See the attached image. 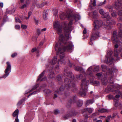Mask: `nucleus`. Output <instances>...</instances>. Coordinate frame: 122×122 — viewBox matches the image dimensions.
I'll list each match as a JSON object with an SVG mask.
<instances>
[{
	"mask_svg": "<svg viewBox=\"0 0 122 122\" xmlns=\"http://www.w3.org/2000/svg\"><path fill=\"white\" fill-rule=\"evenodd\" d=\"M93 102V101L92 100H88L86 102V106L87 107L90 104H92Z\"/></svg>",
	"mask_w": 122,
	"mask_h": 122,
	"instance_id": "obj_27",
	"label": "nucleus"
},
{
	"mask_svg": "<svg viewBox=\"0 0 122 122\" xmlns=\"http://www.w3.org/2000/svg\"><path fill=\"white\" fill-rule=\"evenodd\" d=\"M113 86L111 85H109L105 89V92L107 93H108L109 92H112L114 93L115 94L116 93L117 94H120V91L118 90H114L113 89Z\"/></svg>",
	"mask_w": 122,
	"mask_h": 122,
	"instance_id": "obj_12",
	"label": "nucleus"
},
{
	"mask_svg": "<svg viewBox=\"0 0 122 122\" xmlns=\"http://www.w3.org/2000/svg\"><path fill=\"white\" fill-rule=\"evenodd\" d=\"M65 56V55L63 52H61L60 53V56L61 59H63Z\"/></svg>",
	"mask_w": 122,
	"mask_h": 122,
	"instance_id": "obj_38",
	"label": "nucleus"
},
{
	"mask_svg": "<svg viewBox=\"0 0 122 122\" xmlns=\"http://www.w3.org/2000/svg\"><path fill=\"white\" fill-rule=\"evenodd\" d=\"M54 28L57 31L59 34L61 33L62 32L61 27L58 21H56L54 23Z\"/></svg>",
	"mask_w": 122,
	"mask_h": 122,
	"instance_id": "obj_11",
	"label": "nucleus"
},
{
	"mask_svg": "<svg viewBox=\"0 0 122 122\" xmlns=\"http://www.w3.org/2000/svg\"><path fill=\"white\" fill-rule=\"evenodd\" d=\"M64 76L66 78L64 81L65 83V87L63 86H61L60 87L59 90H57L55 91V93L61 94L65 89L69 90L71 88V90L73 92L76 91L77 88L75 86V84L73 83L72 81L74 78L73 75L71 72L69 71L65 68L64 71Z\"/></svg>",
	"mask_w": 122,
	"mask_h": 122,
	"instance_id": "obj_1",
	"label": "nucleus"
},
{
	"mask_svg": "<svg viewBox=\"0 0 122 122\" xmlns=\"http://www.w3.org/2000/svg\"><path fill=\"white\" fill-rule=\"evenodd\" d=\"M15 28L16 29H19L20 28V26L18 25H16L15 26Z\"/></svg>",
	"mask_w": 122,
	"mask_h": 122,
	"instance_id": "obj_57",
	"label": "nucleus"
},
{
	"mask_svg": "<svg viewBox=\"0 0 122 122\" xmlns=\"http://www.w3.org/2000/svg\"><path fill=\"white\" fill-rule=\"evenodd\" d=\"M109 19L107 20L106 22V23L104 25V28L106 29L110 30L111 28V27L110 25L112 24H114L116 23V22L114 20Z\"/></svg>",
	"mask_w": 122,
	"mask_h": 122,
	"instance_id": "obj_10",
	"label": "nucleus"
},
{
	"mask_svg": "<svg viewBox=\"0 0 122 122\" xmlns=\"http://www.w3.org/2000/svg\"><path fill=\"white\" fill-rule=\"evenodd\" d=\"M84 116L85 118L86 119L88 117V115L87 114H84Z\"/></svg>",
	"mask_w": 122,
	"mask_h": 122,
	"instance_id": "obj_62",
	"label": "nucleus"
},
{
	"mask_svg": "<svg viewBox=\"0 0 122 122\" xmlns=\"http://www.w3.org/2000/svg\"><path fill=\"white\" fill-rule=\"evenodd\" d=\"M83 77V76L82 74H81L80 75H77L76 76V78L78 79H80L82 78Z\"/></svg>",
	"mask_w": 122,
	"mask_h": 122,
	"instance_id": "obj_40",
	"label": "nucleus"
},
{
	"mask_svg": "<svg viewBox=\"0 0 122 122\" xmlns=\"http://www.w3.org/2000/svg\"><path fill=\"white\" fill-rule=\"evenodd\" d=\"M47 2H43L40 4V7H42L44 6V5H47Z\"/></svg>",
	"mask_w": 122,
	"mask_h": 122,
	"instance_id": "obj_44",
	"label": "nucleus"
},
{
	"mask_svg": "<svg viewBox=\"0 0 122 122\" xmlns=\"http://www.w3.org/2000/svg\"><path fill=\"white\" fill-rule=\"evenodd\" d=\"M117 113H114L113 114L112 116V117L111 118L112 119H113L114 117L116 116L117 115Z\"/></svg>",
	"mask_w": 122,
	"mask_h": 122,
	"instance_id": "obj_55",
	"label": "nucleus"
},
{
	"mask_svg": "<svg viewBox=\"0 0 122 122\" xmlns=\"http://www.w3.org/2000/svg\"><path fill=\"white\" fill-rule=\"evenodd\" d=\"M96 0H91V2H90V5H89L91 8H92V6L91 5V4L93 6L95 7L96 5Z\"/></svg>",
	"mask_w": 122,
	"mask_h": 122,
	"instance_id": "obj_26",
	"label": "nucleus"
},
{
	"mask_svg": "<svg viewBox=\"0 0 122 122\" xmlns=\"http://www.w3.org/2000/svg\"><path fill=\"white\" fill-rule=\"evenodd\" d=\"M118 14L119 15L122 16V10H119L118 12Z\"/></svg>",
	"mask_w": 122,
	"mask_h": 122,
	"instance_id": "obj_49",
	"label": "nucleus"
},
{
	"mask_svg": "<svg viewBox=\"0 0 122 122\" xmlns=\"http://www.w3.org/2000/svg\"><path fill=\"white\" fill-rule=\"evenodd\" d=\"M114 100L115 102V103L114 104V105L116 107L120 106L121 107V105L120 103H119L118 101V99H116L115 98L114 99Z\"/></svg>",
	"mask_w": 122,
	"mask_h": 122,
	"instance_id": "obj_21",
	"label": "nucleus"
},
{
	"mask_svg": "<svg viewBox=\"0 0 122 122\" xmlns=\"http://www.w3.org/2000/svg\"><path fill=\"white\" fill-rule=\"evenodd\" d=\"M92 15L93 18L94 20H96L98 18V13L96 11H94L93 12Z\"/></svg>",
	"mask_w": 122,
	"mask_h": 122,
	"instance_id": "obj_19",
	"label": "nucleus"
},
{
	"mask_svg": "<svg viewBox=\"0 0 122 122\" xmlns=\"http://www.w3.org/2000/svg\"><path fill=\"white\" fill-rule=\"evenodd\" d=\"M55 76L54 73L53 72H50L48 76V78L50 79H52L54 78Z\"/></svg>",
	"mask_w": 122,
	"mask_h": 122,
	"instance_id": "obj_28",
	"label": "nucleus"
},
{
	"mask_svg": "<svg viewBox=\"0 0 122 122\" xmlns=\"http://www.w3.org/2000/svg\"><path fill=\"white\" fill-rule=\"evenodd\" d=\"M95 32V31H94V33L92 32L91 38L90 39V41L89 42L90 45H92L93 44L92 41L95 40L97 37L99 36V32L97 31V34H96Z\"/></svg>",
	"mask_w": 122,
	"mask_h": 122,
	"instance_id": "obj_13",
	"label": "nucleus"
},
{
	"mask_svg": "<svg viewBox=\"0 0 122 122\" xmlns=\"http://www.w3.org/2000/svg\"><path fill=\"white\" fill-rule=\"evenodd\" d=\"M103 24L102 21L100 20H94V28L93 29L92 32L94 33V31L96 32V34H97V32L98 31L99 34V32L98 31L99 28L101 27Z\"/></svg>",
	"mask_w": 122,
	"mask_h": 122,
	"instance_id": "obj_6",
	"label": "nucleus"
},
{
	"mask_svg": "<svg viewBox=\"0 0 122 122\" xmlns=\"http://www.w3.org/2000/svg\"><path fill=\"white\" fill-rule=\"evenodd\" d=\"M44 91L47 94H49L51 92V91L49 89H46L44 90Z\"/></svg>",
	"mask_w": 122,
	"mask_h": 122,
	"instance_id": "obj_45",
	"label": "nucleus"
},
{
	"mask_svg": "<svg viewBox=\"0 0 122 122\" xmlns=\"http://www.w3.org/2000/svg\"><path fill=\"white\" fill-rule=\"evenodd\" d=\"M45 71H44L42 73L40 74L39 76V78L37 79L38 81H45L46 79V77H44L42 79L41 78L43 77L45 73Z\"/></svg>",
	"mask_w": 122,
	"mask_h": 122,
	"instance_id": "obj_15",
	"label": "nucleus"
},
{
	"mask_svg": "<svg viewBox=\"0 0 122 122\" xmlns=\"http://www.w3.org/2000/svg\"><path fill=\"white\" fill-rule=\"evenodd\" d=\"M6 64V68L5 71V74L1 78H5L9 75L11 71V67L10 64L9 62H7Z\"/></svg>",
	"mask_w": 122,
	"mask_h": 122,
	"instance_id": "obj_8",
	"label": "nucleus"
},
{
	"mask_svg": "<svg viewBox=\"0 0 122 122\" xmlns=\"http://www.w3.org/2000/svg\"><path fill=\"white\" fill-rule=\"evenodd\" d=\"M43 18L45 19H46L47 18V15H46V13H45V14H44L43 15Z\"/></svg>",
	"mask_w": 122,
	"mask_h": 122,
	"instance_id": "obj_59",
	"label": "nucleus"
},
{
	"mask_svg": "<svg viewBox=\"0 0 122 122\" xmlns=\"http://www.w3.org/2000/svg\"><path fill=\"white\" fill-rule=\"evenodd\" d=\"M25 98H23L22 99L20 100L17 103V106H19L21 105L22 103L25 100Z\"/></svg>",
	"mask_w": 122,
	"mask_h": 122,
	"instance_id": "obj_29",
	"label": "nucleus"
},
{
	"mask_svg": "<svg viewBox=\"0 0 122 122\" xmlns=\"http://www.w3.org/2000/svg\"><path fill=\"white\" fill-rule=\"evenodd\" d=\"M102 83L103 85H106L107 84V83L105 81H102Z\"/></svg>",
	"mask_w": 122,
	"mask_h": 122,
	"instance_id": "obj_61",
	"label": "nucleus"
},
{
	"mask_svg": "<svg viewBox=\"0 0 122 122\" xmlns=\"http://www.w3.org/2000/svg\"><path fill=\"white\" fill-rule=\"evenodd\" d=\"M99 70V67L98 66L95 67L93 71L94 72H97Z\"/></svg>",
	"mask_w": 122,
	"mask_h": 122,
	"instance_id": "obj_39",
	"label": "nucleus"
},
{
	"mask_svg": "<svg viewBox=\"0 0 122 122\" xmlns=\"http://www.w3.org/2000/svg\"><path fill=\"white\" fill-rule=\"evenodd\" d=\"M57 79L58 80V83L59 84H61L63 82L60 76H58L57 77Z\"/></svg>",
	"mask_w": 122,
	"mask_h": 122,
	"instance_id": "obj_31",
	"label": "nucleus"
},
{
	"mask_svg": "<svg viewBox=\"0 0 122 122\" xmlns=\"http://www.w3.org/2000/svg\"><path fill=\"white\" fill-rule=\"evenodd\" d=\"M121 4L119 2H116L115 4L114 7L117 10L119 9L120 8H122L121 6Z\"/></svg>",
	"mask_w": 122,
	"mask_h": 122,
	"instance_id": "obj_20",
	"label": "nucleus"
},
{
	"mask_svg": "<svg viewBox=\"0 0 122 122\" xmlns=\"http://www.w3.org/2000/svg\"><path fill=\"white\" fill-rule=\"evenodd\" d=\"M73 46L71 42H68L65 39L62 34L60 36L59 41L57 43L55 47V50L58 52L61 51H68L72 50Z\"/></svg>",
	"mask_w": 122,
	"mask_h": 122,
	"instance_id": "obj_2",
	"label": "nucleus"
},
{
	"mask_svg": "<svg viewBox=\"0 0 122 122\" xmlns=\"http://www.w3.org/2000/svg\"><path fill=\"white\" fill-rule=\"evenodd\" d=\"M27 26L25 25H21V28L24 29H25L27 28Z\"/></svg>",
	"mask_w": 122,
	"mask_h": 122,
	"instance_id": "obj_50",
	"label": "nucleus"
},
{
	"mask_svg": "<svg viewBox=\"0 0 122 122\" xmlns=\"http://www.w3.org/2000/svg\"><path fill=\"white\" fill-rule=\"evenodd\" d=\"M66 16L70 18V20H71L70 21L68 25L66 23H64V29L65 35L67 39H68L70 32L73 29L72 26V21L74 19H75V21H77L80 19L81 17L78 15L73 14L71 12L67 13Z\"/></svg>",
	"mask_w": 122,
	"mask_h": 122,
	"instance_id": "obj_3",
	"label": "nucleus"
},
{
	"mask_svg": "<svg viewBox=\"0 0 122 122\" xmlns=\"http://www.w3.org/2000/svg\"><path fill=\"white\" fill-rule=\"evenodd\" d=\"M61 62V63L63 64H65L66 63V61L65 60L62 59H61L60 60H58V63L59 62Z\"/></svg>",
	"mask_w": 122,
	"mask_h": 122,
	"instance_id": "obj_37",
	"label": "nucleus"
},
{
	"mask_svg": "<svg viewBox=\"0 0 122 122\" xmlns=\"http://www.w3.org/2000/svg\"><path fill=\"white\" fill-rule=\"evenodd\" d=\"M86 111H88L89 113H91L92 112L93 110L91 108H86L82 110V111L83 112H84Z\"/></svg>",
	"mask_w": 122,
	"mask_h": 122,
	"instance_id": "obj_22",
	"label": "nucleus"
},
{
	"mask_svg": "<svg viewBox=\"0 0 122 122\" xmlns=\"http://www.w3.org/2000/svg\"><path fill=\"white\" fill-rule=\"evenodd\" d=\"M14 122H19V120L17 117H16Z\"/></svg>",
	"mask_w": 122,
	"mask_h": 122,
	"instance_id": "obj_64",
	"label": "nucleus"
},
{
	"mask_svg": "<svg viewBox=\"0 0 122 122\" xmlns=\"http://www.w3.org/2000/svg\"><path fill=\"white\" fill-rule=\"evenodd\" d=\"M19 110L18 109H16L15 111L13 114V116L14 117L16 116L18 117V115Z\"/></svg>",
	"mask_w": 122,
	"mask_h": 122,
	"instance_id": "obj_34",
	"label": "nucleus"
},
{
	"mask_svg": "<svg viewBox=\"0 0 122 122\" xmlns=\"http://www.w3.org/2000/svg\"><path fill=\"white\" fill-rule=\"evenodd\" d=\"M111 117V116H108L107 117V119H106V122H109V120Z\"/></svg>",
	"mask_w": 122,
	"mask_h": 122,
	"instance_id": "obj_51",
	"label": "nucleus"
},
{
	"mask_svg": "<svg viewBox=\"0 0 122 122\" xmlns=\"http://www.w3.org/2000/svg\"><path fill=\"white\" fill-rule=\"evenodd\" d=\"M39 86V85L38 84H37L34 86L28 92H26V94H27L30 93V92H32V91L35 90Z\"/></svg>",
	"mask_w": 122,
	"mask_h": 122,
	"instance_id": "obj_24",
	"label": "nucleus"
},
{
	"mask_svg": "<svg viewBox=\"0 0 122 122\" xmlns=\"http://www.w3.org/2000/svg\"><path fill=\"white\" fill-rule=\"evenodd\" d=\"M98 111L101 113L108 112H109V111L106 109L102 108L100 109Z\"/></svg>",
	"mask_w": 122,
	"mask_h": 122,
	"instance_id": "obj_25",
	"label": "nucleus"
},
{
	"mask_svg": "<svg viewBox=\"0 0 122 122\" xmlns=\"http://www.w3.org/2000/svg\"><path fill=\"white\" fill-rule=\"evenodd\" d=\"M15 22H19L20 23H21V21H20V19L18 18H15Z\"/></svg>",
	"mask_w": 122,
	"mask_h": 122,
	"instance_id": "obj_47",
	"label": "nucleus"
},
{
	"mask_svg": "<svg viewBox=\"0 0 122 122\" xmlns=\"http://www.w3.org/2000/svg\"><path fill=\"white\" fill-rule=\"evenodd\" d=\"M92 69L91 67H89L87 71V73L89 75H91L92 73Z\"/></svg>",
	"mask_w": 122,
	"mask_h": 122,
	"instance_id": "obj_32",
	"label": "nucleus"
},
{
	"mask_svg": "<svg viewBox=\"0 0 122 122\" xmlns=\"http://www.w3.org/2000/svg\"><path fill=\"white\" fill-rule=\"evenodd\" d=\"M77 98L76 96H74L73 97V100H71L70 101H69L68 102L67 104V106H68V105L69 104H70L73 101H75V100Z\"/></svg>",
	"mask_w": 122,
	"mask_h": 122,
	"instance_id": "obj_33",
	"label": "nucleus"
},
{
	"mask_svg": "<svg viewBox=\"0 0 122 122\" xmlns=\"http://www.w3.org/2000/svg\"><path fill=\"white\" fill-rule=\"evenodd\" d=\"M78 113L74 110H71L68 111V114H66L63 117L64 120L68 119L70 117H73L76 115Z\"/></svg>",
	"mask_w": 122,
	"mask_h": 122,
	"instance_id": "obj_9",
	"label": "nucleus"
},
{
	"mask_svg": "<svg viewBox=\"0 0 122 122\" xmlns=\"http://www.w3.org/2000/svg\"><path fill=\"white\" fill-rule=\"evenodd\" d=\"M119 41L117 43L115 42V43H116L117 44L115 46V47L116 48V49L115 48V50H114L115 54L116 53H117V54H116V55L115 54V56H116L117 57L118 56V54L119 53V52H117V49H116L118 47V45L117 44L119 43L120 42V40H121L120 39V38H119ZM112 42L113 43H113V42Z\"/></svg>",
	"mask_w": 122,
	"mask_h": 122,
	"instance_id": "obj_18",
	"label": "nucleus"
},
{
	"mask_svg": "<svg viewBox=\"0 0 122 122\" xmlns=\"http://www.w3.org/2000/svg\"><path fill=\"white\" fill-rule=\"evenodd\" d=\"M69 62L70 63V67H74V69L76 71H80L82 73H85V72L82 67L79 66H75L74 64H72L70 63L69 61Z\"/></svg>",
	"mask_w": 122,
	"mask_h": 122,
	"instance_id": "obj_14",
	"label": "nucleus"
},
{
	"mask_svg": "<svg viewBox=\"0 0 122 122\" xmlns=\"http://www.w3.org/2000/svg\"><path fill=\"white\" fill-rule=\"evenodd\" d=\"M20 2L22 3H25L26 4H29L31 0H20Z\"/></svg>",
	"mask_w": 122,
	"mask_h": 122,
	"instance_id": "obj_35",
	"label": "nucleus"
},
{
	"mask_svg": "<svg viewBox=\"0 0 122 122\" xmlns=\"http://www.w3.org/2000/svg\"><path fill=\"white\" fill-rule=\"evenodd\" d=\"M101 68H102L103 71H105L107 69V67L106 66L103 65H102L101 66Z\"/></svg>",
	"mask_w": 122,
	"mask_h": 122,
	"instance_id": "obj_41",
	"label": "nucleus"
},
{
	"mask_svg": "<svg viewBox=\"0 0 122 122\" xmlns=\"http://www.w3.org/2000/svg\"><path fill=\"white\" fill-rule=\"evenodd\" d=\"M99 12L102 15H103V14L104 13V11L103 9H101L99 10Z\"/></svg>",
	"mask_w": 122,
	"mask_h": 122,
	"instance_id": "obj_46",
	"label": "nucleus"
},
{
	"mask_svg": "<svg viewBox=\"0 0 122 122\" xmlns=\"http://www.w3.org/2000/svg\"><path fill=\"white\" fill-rule=\"evenodd\" d=\"M60 112L59 111L58 109H56L55 110L54 114L56 115H57Z\"/></svg>",
	"mask_w": 122,
	"mask_h": 122,
	"instance_id": "obj_48",
	"label": "nucleus"
},
{
	"mask_svg": "<svg viewBox=\"0 0 122 122\" xmlns=\"http://www.w3.org/2000/svg\"><path fill=\"white\" fill-rule=\"evenodd\" d=\"M17 55V54L16 53H14L12 54L11 55V57L12 58H14Z\"/></svg>",
	"mask_w": 122,
	"mask_h": 122,
	"instance_id": "obj_52",
	"label": "nucleus"
},
{
	"mask_svg": "<svg viewBox=\"0 0 122 122\" xmlns=\"http://www.w3.org/2000/svg\"><path fill=\"white\" fill-rule=\"evenodd\" d=\"M83 101L80 100H79L77 103V104L79 107L81 106L82 105Z\"/></svg>",
	"mask_w": 122,
	"mask_h": 122,
	"instance_id": "obj_36",
	"label": "nucleus"
},
{
	"mask_svg": "<svg viewBox=\"0 0 122 122\" xmlns=\"http://www.w3.org/2000/svg\"><path fill=\"white\" fill-rule=\"evenodd\" d=\"M40 90V89H39L38 90L36 91H34L32 93H33V94H35L37 93V92H39Z\"/></svg>",
	"mask_w": 122,
	"mask_h": 122,
	"instance_id": "obj_54",
	"label": "nucleus"
},
{
	"mask_svg": "<svg viewBox=\"0 0 122 122\" xmlns=\"http://www.w3.org/2000/svg\"><path fill=\"white\" fill-rule=\"evenodd\" d=\"M117 20L119 21H121L122 22V17H119L117 18Z\"/></svg>",
	"mask_w": 122,
	"mask_h": 122,
	"instance_id": "obj_58",
	"label": "nucleus"
},
{
	"mask_svg": "<svg viewBox=\"0 0 122 122\" xmlns=\"http://www.w3.org/2000/svg\"><path fill=\"white\" fill-rule=\"evenodd\" d=\"M89 80H86V78H84L82 80V83L81 85V88L80 89L79 93L80 95L82 97L85 96L86 94V92L88 88L87 85L89 82H92L97 84H99V82L97 81L93 82V78H92L91 79Z\"/></svg>",
	"mask_w": 122,
	"mask_h": 122,
	"instance_id": "obj_4",
	"label": "nucleus"
},
{
	"mask_svg": "<svg viewBox=\"0 0 122 122\" xmlns=\"http://www.w3.org/2000/svg\"><path fill=\"white\" fill-rule=\"evenodd\" d=\"M109 81L111 83H113V79L112 76H111L110 77H109Z\"/></svg>",
	"mask_w": 122,
	"mask_h": 122,
	"instance_id": "obj_43",
	"label": "nucleus"
},
{
	"mask_svg": "<svg viewBox=\"0 0 122 122\" xmlns=\"http://www.w3.org/2000/svg\"><path fill=\"white\" fill-rule=\"evenodd\" d=\"M102 17L103 18H106L107 20L110 19L111 17L109 15L108 12H105L103 15Z\"/></svg>",
	"mask_w": 122,
	"mask_h": 122,
	"instance_id": "obj_17",
	"label": "nucleus"
},
{
	"mask_svg": "<svg viewBox=\"0 0 122 122\" xmlns=\"http://www.w3.org/2000/svg\"><path fill=\"white\" fill-rule=\"evenodd\" d=\"M117 25L119 30L118 33L116 31H114L113 33V36L112 37V39L114 43L118 42L119 38L122 41V24L119 23Z\"/></svg>",
	"mask_w": 122,
	"mask_h": 122,
	"instance_id": "obj_5",
	"label": "nucleus"
},
{
	"mask_svg": "<svg viewBox=\"0 0 122 122\" xmlns=\"http://www.w3.org/2000/svg\"><path fill=\"white\" fill-rule=\"evenodd\" d=\"M59 66L58 65L56 66L55 67V69L56 72H58V71L57 70L59 69Z\"/></svg>",
	"mask_w": 122,
	"mask_h": 122,
	"instance_id": "obj_56",
	"label": "nucleus"
},
{
	"mask_svg": "<svg viewBox=\"0 0 122 122\" xmlns=\"http://www.w3.org/2000/svg\"><path fill=\"white\" fill-rule=\"evenodd\" d=\"M39 86V85L38 84H37L34 86L28 92H26V94H27L30 93V92H32V91L35 90Z\"/></svg>",
	"mask_w": 122,
	"mask_h": 122,
	"instance_id": "obj_23",
	"label": "nucleus"
},
{
	"mask_svg": "<svg viewBox=\"0 0 122 122\" xmlns=\"http://www.w3.org/2000/svg\"><path fill=\"white\" fill-rule=\"evenodd\" d=\"M57 56H56L53 58V60L51 62V63L52 65H54L56 62H57Z\"/></svg>",
	"mask_w": 122,
	"mask_h": 122,
	"instance_id": "obj_30",
	"label": "nucleus"
},
{
	"mask_svg": "<svg viewBox=\"0 0 122 122\" xmlns=\"http://www.w3.org/2000/svg\"><path fill=\"white\" fill-rule=\"evenodd\" d=\"M112 52L110 51H108L105 60V62L108 64L110 62H112L114 60V59L112 56Z\"/></svg>",
	"mask_w": 122,
	"mask_h": 122,
	"instance_id": "obj_7",
	"label": "nucleus"
},
{
	"mask_svg": "<svg viewBox=\"0 0 122 122\" xmlns=\"http://www.w3.org/2000/svg\"><path fill=\"white\" fill-rule=\"evenodd\" d=\"M26 5L25 4H24L22 6H21L20 8L21 9H23L25 7H26Z\"/></svg>",
	"mask_w": 122,
	"mask_h": 122,
	"instance_id": "obj_63",
	"label": "nucleus"
},
{
	"mask_svg": "<svg viewBox=\"0 0 122 122\" xmlns=\"http://www.w3.org/2000/svg\"><path fill=\"white\" fill-rule=\"evenodd\" d=\"M37 34L38 35H40L41 34L40 30L39 28H38L37 29Z\"/></svg>",
	"mask_w": 122,
	"mask_h": 122,
	"instance_id": "obj_53",
	"label": "nucleus"
},
{
	"mask_svg": "<svg viewBox=\"0 0 122 122\" xmlns=\"http://www.w3.org/2000/svg\"><path fill=\"white\" fill-rule=\"evenodd\" d=\"M34 19L35 21L36 22V24H38L39 22V21H38V20H37L35 17H34Z\"/></svg>",
	"mask_w": 122,
	"mask_h": 122,
	"instance_id": "obj_60",
	"label": "nucleus"
},
{
	"mask_svg": "<svg viewBox=\"0 0 122 122\" xmlns=\"http://www.w3.org/2000/svg\"><path fill=\"white\" fill-rule=\"evenodd\" d=\"M112 16L113 17H116L117 15V14L115 11H113L112 13H111Z\"/></svg>",
	"mask_w": 122,
	"mask_h": 122,
	"instance_id": "obj_42",
	"label": "nucleus"
},
{
	"mask_svg": "<svg viewBox=\"0 0 122 122\" xmlns=\"http://www.w3.org/2000/svg\"><path fill=\"white\" fill-rule=\"evenodd\" d=\"M69 12H70V11L67 12L66 14H65L64 13H63L60 14V19L62 20H64L65 19V18L66 17L68 19H70V18L66 16L67 13H69Z\"/></svg>",
	"mask_w": 122,
	"mask_h": 122,
	"instance_id": "obj_16",
	"label": "nucleus"
}]
</instances>
